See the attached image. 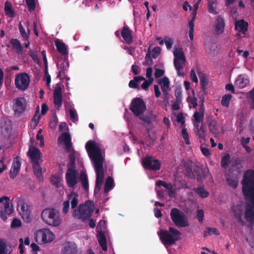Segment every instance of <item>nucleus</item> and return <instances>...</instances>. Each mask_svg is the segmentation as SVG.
Returning a JSON list of instances; mask_svg holds the SVG:
<instances>
[{"label": "nucleus", "instance_id": "obj_5", "mask_svg": "<svg viewBox=\"0 0 254 254\" xmlns=\"http://www.w3.org/2000/svg\"><path fill=\"white\" fill-rule=\"evenodd\" d=\"M170 217L172 222L177 227H186L189 225L186 215L178 208H174L171 210Z\"/></svg>", "mask_w": 254, "mask_h": 254}, {"label": "nucleus", "instance_id": "obj_19", "mask_svg": "<svg viewBox=\"0 0 254 254\" xmlns=\"http://www.w3.org/2000/svg\"><path fill=\"white\" fill-rule=\"evenodd\" d=\"M225 28V21L221 15H219L215 22V31L218 35L223 33Z\"/></svg>", "mask_w": 254, "mask_h": 254}, {"label": "nucleus", "instance_id": "obj_18", "mask_svg": "<svg viewBox=\"0 0 254 254\" xmlns=\"http://www.w3.org/2000/svg\"><path fill=\"white\" fill-rule=\"evenodd\" d=\"M57 65L59 69L57 77L64 78L65 76V71L69 67L68 62L64 60H59L57 64Z\"/></svg>", "mask_w": 254, "mask_h": 254}, {"label": "nucleus", "instance_id": "obj_17", "mask_svg": "<svg viewBox=\"0 0 254 254\" xmlns=\"http://www.w3.org/2000/svg\"><path fill=\"white\" fill-rule=\"evenodd\" d=\"M27 156L31 160V163L39 162L41 157V153L39 149L36 147L30 148L27 152Z\"/></svg>", "mask_w": 254, "mask_h": 254}, {"label": "nucleus", "instance_id": "obj_25", "mask_svg": "<svg viewBox=\"0 0 254 254\" xmlns=\"http://www.w3.org/2000/svg\"><path fill=\"white\" fill-rule=\"evenodd\" d=\"M248 23L244 19L238 21L235 23V29L239 32L245 33L248 30Z\"/></svg>", "mask_w": 254, "mask_h": 254}, {"label": "nucleus", "instance_id": "obj_50", "mask_svg": "<svg viewBox=\"0 0 254 254\" xmlns=\"http://www.w3.org/2000/svg\"><path fill=\"white\" fill-rule=\"evenodd\" d=\"M50 180L53 185L57 188L59 187L61 181V179L59 177L56 175H52L50 178Z\"/></svg>", "mask_w": 254, "mask_h": 254}, {"label": "nucleus", "instance_id": "obj_63", "mask_svg": "<svg viewBox=\"0 0 254 254\" xmlns=\"http://www.w3.org/2000/svg\"><path fill=\"white\" fill-rule=\"evenodd\" d=\"M70 204L69 201H65L63 203V212L66 214L68 212L69 209Z\"/></svg>", "mask_w": 254, "mask_h": 254}, {"label": "nucleus", "instance_id": "obj_20", "mask_svg": "<svg viewBox=\"0 0 254 254\" xmlns=\"http://www.w3.org/2000/svg\"><path fill=\"white\" fill-rule=\"evenodd\" d=\"M62 89L60 86H59L54 91V103L58 107H60L62 105Z\"/></svg>", "mask_w": 254, "mask_h": 254}, {"label": "nucleus", "instance_id": "obj_14", "mask_svg": "<svg viewBox=\"0 0 254 254\" xmlns=\"http://www.w3.org/2000/svg\"><path fill=\"white\" fill-rule=\"evenodd\" d=\"M26 109V100L24 98L18 97L13 101V109L15 115L19 116Z\"/></svg>", "mask_w": 254, "mask_h": 254}, {"label": "nucleus", "instance_id": "obj_46", "mask_svg": "<svg viewBox=\"0 0 254 254\" xmlns=\"http://www.w3.org/2000/svg\"><path fill=\"white\" fill-rule=\"evenodd\" d=\"M201 88L203 90L205 89V86L208 84V80L205 74H202L199 76Z\"/></svg>", "mask_w": 254, "mask_h": 254}, {"label": "nucleus", "instance_id": "obj_33", "mask_svg": "<svg viewBox=\"0 0 254 254\" xmlns=\"http://www.w3.org/2000/svg\"><path fill=\"white\" fill-rule=\"evenodd\" d=\"M40 118L41 116L39 114V108L38 107L33 118L31 120V126L33 127V128H35L39 123Z\"/></svg>", "mask_w": 254, "mask_h": 254}, {"label": "nucleus", "instance_id": "obj_48", "mask_svg": "<svg viewBox=\"0 0 254 254\" xmlns=\"http://www.w3.org/2000/svg\"><path fill=\"white\" fill-rule=\"evenodd\" d=\"M186 62H183L181 61L174 60V64L176 70L179 71L184 68Z\"/></svg>", "mask_w": 254, "mask_h": 254}, {"label": "nucleus", "instance_id": "obj_61", "mask_svg": "<svg viewBox=\"0 0 254 254\" xmlns=\"http://www.w3.org/2000/svg\"><path fill=\"white\" fill-rule=\"evenodd\" d=\"M21 225V222L19 219L14 218L11 224V227L12 228L20 227Z\"/></svg>", "mask_w": 254, "mask_h": 254}, {"label": "nucleus", "instance_id": "obj_45", "mask_svg": "<svg viewBox=\"0 0 254 254\" xmlns=\"http://www.w3.org/2000/svg\"><path fill=\"white\" fill-rule=\"evenodd\" d=\"M230 160V155L229 154H227L222 157L221 160V165L223 168H226L228 167Z\"/></svg>", "mask_w": 254, "mask_h": 254}, {"label": "nucleus", "instance_id": "obj_34", "mask_svg": "<svg viewBox=\"0 0 254 254\" xmlns=\"http://www.w3.org/2000/svg\"><path fill=\"white\" fill-rule=\"evenodd\" d=\"M114 180L112 178L108 177L105 182L104 186V193L107 194L112 190L113 187Z\"/></svg>", "mask_w": 254, "mask_h": 254}, {"label": "nucleus", "instance_id": "obj_60", "mask_svg": "<svg viewBox=\"0 0 254 254\" xmlns=\"http://www.w3.org/2000/svg\"><path fill=\"white\" fill-rule=\"evenodd\" d=\"M145 64L147 65H151L153 64V61L150 57V51H148L145 56Z\"/></svg>", "mask_w": 254, "mask_h": 254}, {"label": "nucleus", "instance_id": "obj_11", "mask_svg": "<svg viewBox=\"0 0 254 254\" xmlns=\"http://www.w3.org/2000/svg\"><path fill=\"white\" fill-rule=\"evenodd\" d=\"M55 235L48 228H43L39 230L36 233V239L37 241H41L43 243H47L53 241Z\"/></svg>", "mask_w": 254, "mask_h": 254}, {"label": "nucleus", "instance_id": "obj_40", "mask_svg": "<svg viewBox=\"0 0 254 254\" xmlns=\"http://www.w3.org/2000/svg\"><path fill=\"white\" fill-rule=\"evenodd\" d=\"M209 129L211 133L215 134L217 132L218 128L217 122L215 120H211L208 123Z\"/></svg>", "mask_w": 254, "mask_h": 254}, {"label": "nucleus", "instance_id": "obj_56", "mask_svg": "<svg viewBox=\"0 0 254 254\" xmlns=\"http://www.w3.org/2000/svg\"><path fill=\"white\" fill-rule=\"evenodd\" d=\"M143 81H144L143 83L141 84V88L143 89L147 90V89H148L150 85L153 82V78H151V79H148V80H147L145 79V80H143Z\"/></svg>", "mask_w": 254, "mask_h": 254}, {"label": "nucleus", "instance_id": "obj_47", "mask_svg": "<svg viewBox=\"0 0 254 254\" xmlns=\"http://www.w3.org/2000/svg\"><path fill=\"white\" fill-rule=\"evenodd\" d=\"M193 118L195 122L198 123H203V118H204V114L203 113H200L197 111H196L194 113Z\"/></svg>", "mask_w": 254, "mask_h": 254}, {"label": "nucleus", "instance_id": "obj_39", "mask_svg": "<svg viewBox=\"0 0 254 254\" xmlns=\"http://www.w3.org/2000/svg\"><path fill=\"white\" fill-rule=\"evenodd\" d=\"M194 172L195 173V175H196V179L198 182L202 180V178L204 177L205 176V171L197 166L194 169Z\"/></svg>", "mask_w": 254, "mask_h": 254}, {"label": "nucleus", "instance_id": "obj_44", "mask_svg": "<svg viewBox=\"0 0 254 254\" xmlns=\"http://www.w3.org/2000/svg\"><path fill=\"white\" fill-rule=\"evenodd\" d=\"M214 2L213 1H209L208 2V10L210 13L216 14L218 13L219 10L216 6H213Z\"/></svg>", "mask_w": 254, "mask_h": 254}, {"label": "nucleus", "instance_id": "obj_55", "mask_svg": "<svg viewBox=\"0 0 254 254\" xmlns=\"http://www.w3.org/2000/svg\"><path fill=\"white\" fill-rule=\"evenodd\" d=\"M175 96L176 97V101L182 102V89L181 88H177L175 91Z\"/></svg>", "mask_w": 254, "mask_h": 254}, {"label": "nucleus", "instance_id": "obj_58", "mask_svg": "<svg viewBox=\"0 0 254 254\" xmlns=\"http://www.w3.org/2000/svg\"><path fill=\"white\" fill-rule=\"evenodd\" d=\"M207 232H205V233H204L205 236H207V234H206V233H207L209 235L214 234L216 235H218L219 234V231L217 230V229H216L215 228H211L208 227L207 228Z\"/></svg>", "mask_w": 254, "mask_h": 254}, {"label": "nucleus", "instance_id": "obj_8", "mask_svg": "<svg viewBox=\"0 0 254 254\" xmlns=\"http://www.w3.org/2000/svg\"><path fill=\"white\" fill-rule=\"evenodd\" d=\"M85 148L90 158L93 162L103 160L101 150L94 141H87L85 145Z\"/></svg>", "mask_w": 254, "mask_h": 254}, {"label": "nucleus", "instance_id": "obj_53", "mask_svg": "<svg viewBox=\"0 0 254 254\" xmlns=\"http://www.w3.org/2000/svg\"><path fill=\"white\" fill-rule=\"evenodd\" d=\"M182 136H183L184 139L185 140V143L187 144H188V145L190 144V139H189V134L187 132V128H183L182 129Z\"/></svg>", "mask_w": 254, "mask_h": 254}, {"label": "nucleus", "instance_id": "obj_35", "mask_svg": "<svg viewBox=\"0 0 254 254\" xmlns=\"http://www.w3.org/2000/svg\"><path fill=\"white\" fill-rule=\"evenodd\" d=\"M194 191L202 198H206L209 195V192L202 187H199L193 190Z\"/></svg>", "mask_w": 254, "mask_h": 254}, {"label": "nucleus", "instance_id": "obj_43", "mask_svg": "<svg viewBox=\"0 0 254 254\" xmlns=\"http://www.w3.org/2000/svg\"><path fill=\"white\" fill-rule=\"evenodd\" d=\"M21 162L20 161V158L18 156H17L14 159L11 169L19 172Z\"/></svg>", "mask_w": 254, "mask_h": 254}, {"label": "nucleus", "instance_id": "obj_23", "mask_svg": "<svg viewBox=\"0 0 254 254\" xmlns=\"http://www.w3.org/2000/svg\"><path fill=\"white\" fill-rule=\"evenodd\" d=\"M169 80L167 77L164 76L163 78L160 79L158 83L161 85V88L165 95V98L166 99H168L169 93L167 92V90L169 88Z\"/></svg>", "mask_w": 254, "mask_h": 254}, {"label": "nucleus", "instance_id": "obj_57", "mask_svg": "<svg viewBox=\"0 0 254 254\" xmlns=\"http://www.w3.org/2000/svg\"><path fill=\"white\" fill-rule=\"evenodd\" d=\"M29 56L35 63L37 64H39L40 63V60L38 58L37 52L30 50L29 51Z\"/></svg>", "mask_w": 254, "mask_h": 254}, {"label": "nucleus", "instance_id": "obj_54", "mask_svg": "<svg viewBox=\"0 0 254 254\" xmlns=\"http://www.w3.org/2000/svg\"><path fill=\"white\" fill-rule=\"evenodd\" d=\"M161 48L158 47H155L152 49V57L153 59H156L160 54Z\"/></svg>", "mask_w": 254, "mask_h": 254}, {"label": "nucleus", "instance_id": "obj_32", "mask_svg": "<svg viewBox=\"0 0 254 254\" xmlns=\"http://www.w3.org/2000/svg\"><path fill=\"white\" fill-rule=\"evenodd\" d=\"M145 80V78L143 76H135L133 80H131L128 83V86L131 88H138L137 82Z\"/></svg>", "mask_w": 254, "mask_h": 254}, {"label": "nucleus", "instance_id": "obj_3", "mask_svg": "<svg viewBox=\"0 0 254 254\" xmlns=\"http://www.w3.org/2000/svg\"><path fill=\"white\" fill-rule=\"evenodd\" d=\"M41 218L44 223L54 227L59 226L62 222L59 212L55 208L44 209L41 213Z\"/></svg>", "mask_w": 254, "mask_h": 254}, {"label": "nucleus", "instance_id": "obj_51", "mask_svg": "<svg viewBox=\"0 0 254 254\" xmlns=\"http://www.w3.org/2000/svg\"><path fill=\"white\" fill-rule=\"evenodd\" d=\"M18 28H19V30L21 36L22 37V38H23V39L25 40H28V36L27 35L26 31L25 30V29L23 27L21 22L19 23Z\"/></svg>", "mask_w": 254, "mask_h": 254}, {"label": "nucleus", "instance_id": "obj_37", "mask_svg": "<svg viewBox=\"0 0 254 254\" xmlns=\"http://www.w3.org/2000/svg\"><path fill=\"white\" fill-rule=\"evenodd\" d=\"M80 180L82 184L83 189L85 190H87L88 189V182L87 176L85 173H81Z\"/></svg>", "mask_w": 254, "mask_h": 254}, {"label": "nucleus", "instance_id": "obj_16", "mask_svg": "<svg viewBox=\"0 0 254 254\" xmlns=\"http://www.w3.org/2000/svg\"><path fill=\"white\" fill-rule=\"evenodd\" d=\"M94 163L95 170L96 174V182H103L104 173L103 169V160L96 161Z\"/></svg>", "mask_w": 254, "mask_h": 254}, {"label": "nucleus", "instance_id": "obj_1", "mask_svg": "<svg viewBox=\"0 0 254 254\" xmlns=\"http://www.w3.org/2000/svg\"><path fill=\"white\" fill-rule=\"evenodd\" d=\"M242 192L247 200L246 208L242 204L234 205L232 212L235 219L242 225L245 224L243 219L244 214L245 219L251 226L254 224V171L248 170L244 174L241 181Z\"/></svg>", "mask_w": 254, "mask_h": 254}, {"label": "nucleus", "instance_id": "obj_22", "mask_svg": "<svg viewBox=\"0 0 254 254\" xmlns=\"http://www.w3.org/2000/svg\"><path fill=\"white\" fill-rule=\"evenodd\" d=\"M58 141L63 142L67 149L69 150L72 146L71 137L68 132H64L58 138Z\"/></svg>", "mask_w": 254, "mask_h": 254}, {"label": "nucleus", "instance_id": "obj_10", "mask_svg": "<svg viewBox=\"0 0 254 254\" xmlns=\"http://www.w3.org/2000/svg\"><path fill=\"white\" fill-rule=\"evenodd\" d=\"M30 81V76L27 73H18L15 76V86L19 90L24 91L28 88Z\"/></svg>", "mask_w": 254, "mask_h": 254}, {"label": "nucleus", "instance_id": "obj_62", "mask_svg": "<svg viewBox=\"0 0 254 254\" xmlns=\"http://www.w3.org/2000/svg\"><path fill=\"white\" fill-rule=\"evenodd\" d=\"M139 119L142 120L144 123L147 125H149L151 124V119L148 116H144L141 115L138 117Z\"/></svg>", "mask_w": 254, "mask_h": 254}, {"label": "nucleus", "instance_id": "obj_36", "mask_svg": "<svg viewBox=\"0 0 254 254\" xmlns=\"http://www.w3.org/2000/svg\"><path fill=\"white\" fill-rule=\"evenodd\" d=\"M78 196V194L77 193L74 192V191L71 192V193L68 195V197L69 199H72L71 201V205L72 208H75L78 204V200L77 199V197Z\"/></svg>", "mask_w": 254, "mask_h": 254}, {"label": "nucleus", "instance_id": "obj_38", "mask_svg": "<svg viewBox=\"0 0 254 254\" xmlns=\"http://www.w3.org/2000/svg\"><path fill=\"white\" fill-rule=\"evenodd\" d=\"M226 182L229 186L233 189H235L238 187L239 181L238 179L236 178L229 177L227 178Z\"/></svg>", "mask_w": 254, "mask_h": 254}, {"label": "nucleus", "instance_id": "obj_7", "mask_svg": "<svg viewBox=\"0 0 254 254\" xmlns=\"http://www.w3.org/2000/svg\"><path fill=\"white\" fill-rule=\"evenodd\" d=\"M17 211L22 218L26 222L31 220V208L23 198H18L17 201Z\"/></svg>", "mask_w": 254, "mask_h": 254}, {"label": "nucleus", "instance_id": "obj_21", "mask_svg": "<svg viewBox=\"0 0 254 254\" xmlns=\"http://www.w3.org/2000/svg\"><path fill=\"white\" fill-rule=\"evenodd\" d=\"M121 34L125 41L127 44H130L133 41V37L131 30L127 26H124L121 30Z\"/></svg>", "mask_w": 254, "mask_h": 254}, {"label": "nucleus", "instance_id": "obj_12", "mask_svg": "<svg viewBox=\"0 0 254 254\" xmlns=\"http://www.w3.org/2000/svg\"><path fill=\"white\" fill-rule=\"evenodd\" d=\"M142 162L143 166L146 169L157 171L160 169L161 163L160 161L152 156H146Z\"/></svg>", "mask_w": 254, "mask_h": 254}, {"label": "nucleus", "instance_id": "obj_42", "mask_svg": "<svg viewBox=\"0 0 254 254\" xmlns=\"http://www.w3.org/2000/svg\"><path fill=\"white\" fill-rule=\"evenodd\" d=\"M21 162L20 161V158L18 156H17L14 159L11 169L19 172Z\"/></svg>", "mask_w": 254, "mask_h": 254}, {"label": "nucleus", "instance_id": "obj_59", "mask_svg": "<svg viewBox=\"0 0 254 254\" xmlns=\"http://www.w3.org/2000/svg\"><path fill=\"white\" fill-rule=\"evenodd\" d=\"M6 244L2 240H0V254H6Z\"/></svg>", "mask_w": 254, "mask_h": 254}, {"label": "nucleus", "instance_id": "obj_9", "mask_svg": "<svg viewBox=\"0 0 254 254\" xmlns=\"http://www.w3.org/2000/svg\"><path fill=\"white\" fill-rule=\"evenodd\" d=\"M129 110L135 116L139 117L146 110V104L142 98L136 97L132 100Z\"/></svg>", "mask_w": 254, "mask_h": 254}, {"label": "nucleus", "instance_id": "obj_28", "mask_svg": "<svg viewBox=\"0 0 254 254\" xmlns=\"http://www.w3.org/2000/svg\"><path fill=\"white\" fill-rule=\"evenodd\" d=\"M249 83V80L246 78L244 75H239L236 79L235 85L240 88L245 87Z\"/></svg>", "mask_w": 254, "mask_h": 254}, {"label": "nucleus", "instance_id": "obj_13", "mask_svg": "<svg viewBox=\"0 0 254 254\" xmlns=\"http://www.w3.org/2000/svg\"><path fill=\"white\" fill-rule=\"evenodd\" d=\"M65 179L68 187L74 189L79 182L77 171L67 169L65 173Z\"/></svg>", "mask_w": 254, "mask_h": 254}, {"label": "nucleus", "instance_id": "obj_41", "mask_svg": "<svg viewBox=\"0 0 254 254\" xmlns=\"http://www.w3.org/2000/svg\"><path fill=\"white\" fill-rule=\"evenodd\" d=\"M232 98V96L230 94H227L224 95L221 101L222 105L224 107H228L230 105V101Z\"/></svg>", "mask_w": 254, "mask_h": 254}, {"label": "nucleus", "instance_id": "obj_15", "mask_svg": "<svg viewBox=\"0 0 254 254\" xmlns=\"http://www.w3.org/2000/svg\"><path fill=\"white\" fill-rule=\"evenodd\" d=\"M62 254H82L77 245L72 242H66L63 245Z\"/></svg>", "mask_w": 254, "mask_h": 254}, {"label": "nucleus", "instance_id": "obj_26", "mask_svg": "<svg viewBox=\"0 0 254 254\" xmlns=\"http://www.w3.org/2000/svg\"><path fill=\"white\" fill-rule=\"evenodd\" d=\"M97 239L100 247L103 251L106 252L107 251V239L105 234L101 231L97 235Z\"/></svg>", "mask_w": 254, "mask_h": 254}, {"label": "nucleus", "instance_id": "obj_24", "mask_svg": "<svg viewBox=\"0 0 254 254\" xmlns=\"http://www.w3.org/2000/svg\"><path fill=\"white\" fill-rule=\"evenodd\" d=\"M55 44L57 49L59 53L63 55H66L68 54L67 46L65 45L64 43L57 39L55 40Z\"/></svg>", "mask_w": 254, "mask_h": 254}, {"label": "nucleus", "instance_id": "obj_30", "mask_svg": "<svg viewBox=\"0 0 254 254\" xmlns=\"http://www.w3.org/2000/svg\"><path fill=\"white\" fill-rule=\"evenodd\" d=\"M34 174L39 179V181L43 179L42 176V168L40 165L39 162L32 163Z\"/></svg>", "mask_w": 254, "mask_h": 254}, {"label": "nucleus", "instance_id": "obj_29", "mask_svg": "<svg viewBox=\"0 0 254 254\" xmlns=\"http://www.w3.org/2000/svg\"><path fill=\"white\" fill-rule=\"evenodd\" d=\"M12 48L17 53H20L23 51V47L20 41L17 39H11L9 42Z\"/></svg>", "mask_w": 254, "mask_h": 254}, {"label": "nucleus", "instance_id": "obj_27", "mask_svg": "<svg viewBox=\"0 0 254 254\" xmlns=\"http://www.w3.org/2000/svg\"><path fill=\"white\" fill-rule=\"evenodd\" d=\"M4 12L6 15L10 18H13L15 16V12L12 8L11 3L6 0L4 3Z\"/></svg>", "mask_w": 254, "mask_h": 254}, {"label": "nucleus", "instance_id": "obj_31", "mask_svg": "<svg viewBox=\"0 0 254 254\" xmlns=\"http://www.w3.org/2000/svg\"><path fill=\"white\" fill-rule=\"evenodd\" d=\"M174 56V60L177 61H181L183 62H186V59L185 56L184 52L182 48H181L179 50H175L173 52Z\"/></svg>", "mask_w": 254, "mask_h": 254}, {"label": "nucleus", "instance_id": "obj_49", "mask_svg": "<svg viewBox=\"0 0 254 254\" xmlns=\"http://www.w3.org/2000/svg\"><path fill=\"white\" fill-rule=\"evenodd\" d=\"M155 185L157 187L163 186L167 190H170L171 188H172V186L171 184H168L165 181L162 180H158L157 181Z\"/></svg>", "mask_w": 254, "mask_h": 254}, {"label": "nucleus", "instance_id": "obj_2", "mask_svg": "<svg viewBox=\"0 0 254 254\" xmlns=\"http://www.w3.org/2000/svg\"><path fill=\"white\" fill-rule=\"evenodd\" d=\"M160 239L165 246H172L181 239V233L173 227L168 230H161L158 233Z\"/></svg>", "mask_w": 254, "mask_h": 254}, {"label": "nucleus", "instance_id": "obj_64", "mask_svg": "<svg viewBox=\"0 0 254 254\" xmlns=\"http://www.w3.org/2000/svg\"><path fill=\"white\" fill-rule=\"evenodd\" d=\"M177 121L182 125H184L185 123V119L183 113H179L177 116Z\"/></svg>", "mask_w": 254, "mask_h": 254}, {"label": "nucleus", "instance_id": "obj_4", "mask_svg": "<svg viewBox=\"0 0 254 254\" xmlns=\"http://www.w3.org/2000/svg\"><path fill=\"white\" fill-rule=\"evenodd\" d=\"M93 210L92 201H88L84 205H80L77 210H74L73 215L78 219L85 220L90 218Z\"/></svg>", "mask_w": 254, "mask_h": 254}, {"label": "nucleus", "instance_id": "obj_6", "mask_svg": "<svg viewBox=\"0 0 254 254\" xmlns=\"http://www.w3.org/2000/svg\"><path fill=\"white\" fill-rule=\"evenodd\" d=\"M0 217L4 221L7 220L6 215H10L14 211L10 198L7 196L0 197Z\"/></svg>", "mask_w": 254, "mask_h": 254}, {"label": "nucleus", "instance_id": "obj_52", "mask_svg": "<svg viewBox=\"0 0 254 254\" xmlns=\"http://www.w3.org/2000/svg\"><path fill=\"white\" fill-rule=\"evenodd\" d=\"M26 3L30 11H33L35 9L36 3L35 0H26Z\"/></svg>", "mask_w": 254, "mask_h": 254}]
</instances>
